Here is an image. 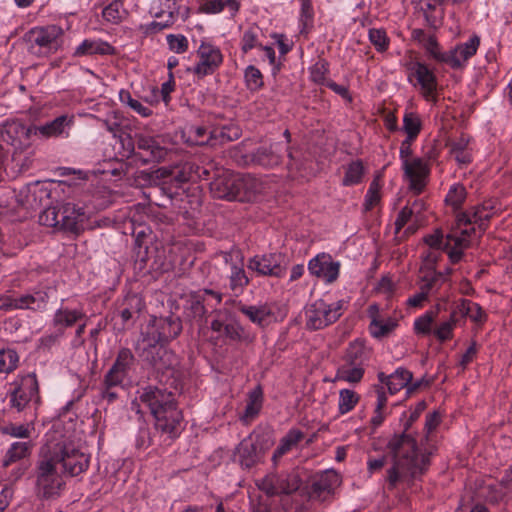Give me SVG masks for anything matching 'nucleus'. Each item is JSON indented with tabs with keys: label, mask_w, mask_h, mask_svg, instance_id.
<instances>
[{
	"label": "nucleus",
	"mask_w": 512,
	"mask_h": 512,
	"mask_svg": "<svg viewBox=\"0 0 512 512\" xmlns=\"http://www.w3.org/2000/svg\"><path fill=\"white\" fill-rule=\"evenodd\" d=\"M267 447L261 435L254 432L238 444L234 456L241 468L251 469L263 460Z\"/></svg>",
	"instance_id": "nucleus-9"
},
{
	"label": "nucleus",
	"mask_w": 512,
	"mask_h": 512,
	"mask_svg": "<svg viewBox=\"0 0 512 512\" xmlns=\"http://www.w3.org/2000/svg\"><path fill=\"white\" fill-rule=\"evenodd\" d=\"M115 48L100 39H85L74 51V56L113 55Z\"/></svg>",
	"instance_id": "nucleus-31"
},
{
	"label": "nucleus",
	"mask_w": 512,
	"mask_h": 512,
	"mask_svg": "<svg viewBox=\"0 0 512 512\" xmlns=\"http://www.w3.org/2000/svg\"><path fill=\"white\" fill-rule=\"evenodd\" d=\"M127 14V11L123 8L122 0L112 1L102 11L104 20L112 24H119L125 19Z\"/></svg>",
	"instance_id": "nucleus-42"
},
{
	"label": "nucleus",
	"mask_w": 512,
	"mask_h": 512,
	"mask_svg": "<svg viewBox=\"0 0 512 512\" xmlns=\"http://www.w3.org/2000/svg\"><path fill=\"white\" fill-rule=\"evenodd\" d=\"M119 97L122 103L127 104L140 116L148 117L152 114L150 108L144 106L140 101L134 99L128 91H120Z\"/></svg>",
	"instance_id": "nucleus-61"
},
{
	"label": "nucleus",
	"mask_w": 512,
	"mask_h": 512,
	"mask_svg": "<svg viewBox=\"0 0 512 512\" xmlns=\"http://www.w3.org/2000/svg\"><path fill=\"white\" fill-rule=\"evenodd\" d=\"M364 172L365 170L362 161H352L347 165L345 169V175L343 177L342 184L344 186H353L359 184L362 181Z\"/></svg>",
	"instance_id": "nucleus-45"
},
{
	"label": "nucleus",
	"mask_w": 512,
	"mask_h": 512,
	"mask_svg": "<svg viewBox=\"0 0 512 512\" xmlns=\"http://www.w3.org/2000/svg\"><path fill=\"white\" fill-rule=\"evenodd\" d=\"M418 285L419 289L424 290L429 297L435 296L438 300L444 302L448 298V290L451 286L447 284V277L444 273H437L433 267L428 268L426 271L420 268Z\"/></svg>",
	"instance_id": "nucleus-15"
},
{
	"label": "nucleus",
	"mask_w": 512,
	"mask_h": 512,
	"mask_svg": "<svg viewBox=\"0 0 512 512\" xmlns=\"http://www.w3.org/2000/svg\"><path fill=\"white\" fill-rule=\"evenodd\" d=\"M262 406V391L260 388H255L248 395V402L243 414V420L249 421L256 417L260 412Z\"/></svg>",
	"instance_id": "nucleus-46"
},
{
	"label": "nucleus",
	"mask_w": 512,
	"mask_h": 512,
	"mask_svg": "<svg viewBox=\"0 0 512 512\" xmlns=\"http://www.w3.org/2000/svg\"><path fill=\"white\" fill-rule=\"evenodd\" d=\"M86 318L83 308L70 309L61 307L56 310L53 316V325L64 332L65 328L72 327L78 321Z\"/></svg>",
	"instance_id": "nucleus-32"
},
{
	"label": "nucleus",
	"mask_w": 512,
	"mask_h": 512,
	"mask_svg": "<svg viewBox=\"0 0 512 512\" xmlns=\"http://www.w3.org/2000/svg\"><path fill=\"white\" fill-rule=\"evenodd\" d=\"M225 7H228L231 13H235L239 9L235 0H201L200 2V8L205 13H219Z\"/></svg>",
	"instance_id": "nucleus-44"
},
{
	"label": "nucleus",
	"mask_w": 512,
	"mask_h": 512,
	"mask_svg": "<svg viewBox=\"0 0 512 512\" xmlns=\"http://www.w3.org/2000/svg\"><path fill=\"white\" fill-rule=\"evenodd\" d=\"M66 483L58 473V468L47 458L37 463L35 492L39 499H57L65 489Z\"/></svg>",
	"instance_id": "nucleus-5"
},
{
	"label": "nucleus",
	"mask_w": 512,
	"mask_h": 512,
	"mask_svg": "<svg viewBox=\"0 0 512 512\" xmlns=\"http://www.w3.org/2000/svg\"><path fill=\"white\" fill-rule=\"evenodd\" d=\"M422 129V122L418 114L406 112L403 117V130L407 134L406 138L416 139Z\"/></svg>",
	"instance_id": "nucleus-52"
},
{
	"label": "nucleus",
	"mask_w": 512,
	"mask_h": 512,
	"mask_svg": "<svg viewBox=\"0 0 512 512\" xmlns=\"http://www.w3.org/2000/svg\"><path fill=\"white\" fill-rule=\"evenodd\" d=\"M359 395L350 389H342L339 392L338 409L341 415L347 414L354 409L359 402Z\"/></svg>",
	"instance_id": "nucleus-50"
},
{
	"label": "nucleus",
	"mask_w": 512,
	"mask_h": 512,
	"mask_svg": "<svg viewBox=\"0 0 512 512\" xmlns=\"http://www.w3.org/2000/svg\"><path fill=\"white\" fill-rule=\"evenodd\" d=\"M19 362L17 352L11 348L0 349V373H10L14 371Z\"/></svg>",
	"instance_id": "nucleus-53"
},
{
	"label": "nucleus",
	"mask_w": 512,
	"mask_h": 512,
	"mask_svg": "<svg viewBox=\"0 0 512 512\" xmlns=\"http://www.w3.org/2000/svg\"><path fill=\"white\" fill-rule=\"evenodd\" d=\"M194 168V165L189 162H186L181 166L176 167L171 172L172 181H174L177 185H181L183 183L193 180L195 174Z\"/></svg>",
	"instance_id": "nucleus-59"
},
{
	"label": "nucleus",
	"mask_w": 512,
	"mask_h": 512,
	"mask_svg": "<svg viewBox=\"0 0 512 512\" xmlns=\"http://www.w3.org/2000/svg\"><path fill=\"white\" fill-rule=\"evenodd\" d=\"M14 298L17 309L39 310L45 307L48 295L43 291H35L34 293H27Z\"/></svg>",
	"instance_id": "nucleus-39"
},
{
	"label": "nucleus",
	"mask_w": 512,
	"mask_h": 512,
	"mask_svg": "<svg viewBox=\"0 0 512 512\" xmlns=\"http://www.w3.org/2000/svg\"><path fill=\"white\" fill-rule=\"evenodd\" d=\"M304 439V433L299 429H290L287 434L281 438L278 447L275 449L272 461L277 463V461L285 455L287 452L291 451L294 447L298 445L300 441Z\"/></svg>",
	"instance_id": "nucleus-37"
},
{
	"label": "nucleus",
	"mask_w": 512,
	"mask_h": 512,
	"mask_svg": "<svg viewBox=\"0 0 512 512\" xmlns=\"http://www.w3.org/2000/svg\"><path fill=\"white\" fill-rule=\"evenodd\" d=\"M34 137L32 125L26 126L19 120L6 121L0 126V143H6L16 149L29 145Z\"/></svg>",
	"instance_id": "nucleus-14"
},
{
	"label": "nucleus",
	"mask_w": 512,
	"mask_h": 512,
	"mask_svg": "<svg viewBox=\"0 0 512 512\" xmlns=\"http://www.w3.org/2000/svg\"><path fill=\"white\" fill-rule=\"evenodd\" d=\"M247 268L258 276L282 278L286 274L287 263L281 253H265L251 257Z\"/></svg>",
	"instance_id": "nucleus-10"
},
{
	"label": "nucleus",
	"mask_w": 512,
	"mask_h": 512,
	"mask_svg": "<svg viewBox=\"0 0 512 512\" xmlns=\"http://www.w3.org/2000/svg\"><path fill=\"white\" fill-rule=\"evenodd\" d=\"M154 428L168 439L178 438L183 430V414L178 406L171 407L153 416Z\"/></svg>",
	"instance_id": "nucleus-17"
},
{
	"label": "nucleus",
	"mask_w": 512,
	"mask_h": 512,
	"mask_svg": "<svg viewBox=\"0 0 512 512\" xmlns=\"http://www.w3.org/2000/svg\"><path fill=\"white\" fill-rule=\"evenodd\" d=\"M41 403L39 384L34 373L27 374L20 379L17 387L9 394V406L18 413L37 414Z\"/></svg>",
	"instance_id": "nucleus-4"
},
{
	"label": "nucleus",
	"mask_w": 512,
	"mask_h": 512,
	"mask_svg": "<svg viewBox=\"0 0 512 512\" xmlns=\"http://www.w3.org/2000/svg\"><path fill=\"white\" fill-rule=\"evenodd\" d=\"M458 322L457 311H453L449 320L442 322L435 330L434 334L441 342L447 341L453 336V329Z\"/></svg>",
	"instance_id": "nucleus-58"
},
{
	"label": "nucleus",
	"mask_w": 512,
	"mask_h": 512,
	"mask_svg": "<svg viewBox=\"0 0 512 512\" xmlns=\"http://www.w3.org/2000/svg\"><path fill=\"white\" fill-rule=\"evenodd\" d=\"M197 63L192 69L199 79L214 74L223 63L221 50L208 42H202L196 51Z\"/></svg>",
	"instance_id": "nucleus-12"
},
{
	"label": "nucleus",
	"mask_w": 512,
	"mask_h": 512,
	"mask_svg": "<svg viewBox=\"0 0 512 512\" xmlns=\"http://www.w3.org/2000/svg\"><path fill=\"white\" fill-rule=\"evenodd\" d=\"M177 15H178V13L175 11H168V12L161 11L159 13H156L155 16L159 20H155L148 25V28H147L148 32L158 33L160 31L172 26L177 19Z\"/></svg>",
	"instance_id": "nucleus-48"
},
{
	"label": "nucleus",
	"mask_w": 512,
	"mask_h": 512,
	"mask_svg": "<svg viewBox=\"0 0 512 512\" xmlns=\"http://www.w3.org/2000/svg\"><path fill=\"white\" fill-rule=\"evenodd\" d=\"M135 349L143 362L157 371L169 372L172 376L174 375L178 359L171 350L166 348V344L153 343L147 337L140 335Z\"/></svg>",
	"instance_id": "nucleus-3"
},
{
	"label": "nucleus",
	"mask_w": 512,
	"mask_h": 512,
	"mask_svg": "<svg viewBox=\"0 0 512 512\" xmlns=\"http://www.w3.org/2000/svg\"><path fill=\"white\" fill-rule=\"evenodd\" d=\"M466 189L461 184H454L450 187L446 197L445 202L452 206L453 209L457 210L460 209L462 204L464 203L466 199Z\"/></svg>",
	"instance_id": "nucleus-57"
},
{
	"label": "nucleus",
	"mask_w": 512,
	"mask_h": 512,
	"mask_svg": "<svg viewBox=\"0 0 512 512\" xmlns=\"http://www.w3.org/2000/svg\"><path fill=\"white\" fill-rule=\"evenodd\" d=\"M340 478L336 471L326 470L316 475L311 482L309 496L312 499L324 500L339 484Z\"/></svg>",
	"instance_id": "nucleus-24"
},
{
	"label": "nucleus",
	"mask_w": 512,
	"mask_h": 512,
	"mask_svg": "<svg viewBox=\"0 0 512 512\" xmlns=\"http://www.w3.org/2000/svg\"><path fill=\"white\" fill-rule=\"evenodd\" d=\"M440 304L436 305V311H427L414 322V330L417 334L428 335L431 333V326L440 310Z\"/></svg>",
	"instance_id": "nucleus-55"
},
{
	"label": "nucleus",
	"mask_w": 512,
	"mask_h": 512,
	"mask_svg": "<svg viewBox=\"0 0 512 512\" xmlns=\"http://www.w3.org/2000/svg\"><path fill=\"white\" fill-rule=\"evenodd\" d=\"M37 418L36 413H32L25 423H6L1 426V433L13 438H20L25 440H31V435L35 431V420Z\"/></svg>",
	"instance_id": "nucleus-33"
},
{
	"label": "nucleus",
	"mask_w": 512,
	"mask_h": 512,
	"mask_svg": "<svg viewBox=\"0 0 512 512\" xmlns=\"http://www.w3.org/2000/svg\"><path fill=\"white\" fill-rule=\"evenodd\" d=\"M479 45L480 38L477 35H473L467 42L447 52L446 64L453 69L461 68L468 59L476 54Z\"/></svg>",
	"instance_id": "nucleus-27"
},
{
	"label": "nucleus",
	"mask_w": 512,
	"mask_h": 512,
	"mask_svg": "<svg viewBox=\"0 0 512 512\" xmlns=\"http://www.w3.org/2000/svg\"><path fill=\"white\" fill-rule=\"evenodd\" d=\"M404 176L409 180V188L415 194H420L426 184L430 174L428 163L423 158H414L411 162H405Z\"/></svg>",
	"instance_id": "nucleus-19"
},
{
	"label": "nucleus",
	"mask_w": 512,
	"mask_h": 512,
	"mask_svg": "<svg viewBox=\"0 0 512 512\" xmlns=\"http://www.w3.org/2000/svg\"><path fill=\"white\" fill-rule=\"evenodd\" d=\"M426 406L425 401H419L409 414L404 412L400 419L404 421L402 434L395 435L388 443L394 459L392 467L387 470L388 487L391 490L399 482H413L425 473L430 464L429 454L418 457L416 439L408 433Z\"/></svg>",
	"instance_id": "nucleus-1"
},
{
	"label": "nucleus",
	"mask_w": 512,
	"mask_h": 512,
	"mask_svg": "<svg viewBox=\"0 0 512 512\" xmlns=\"http://www.w3.org/2000/svg\"><path fill=\"white\" fill-rule=\"evenodd\" d=\"M249 284V278L247 277L243 268L234 265L230 275V288L233 291H242L244 287Z\"/></svg>",
	"instance_id": "nucleus-63"
},
{
	"label": "nucleus",
	"mask_w": 512,
	"mask_h": 512,
	"mask_svg": "<svg viewBox=\"0 0 512 512\" xmlns=\"http://www.w3.org/2000/svg\"><path fill=\"white\" fill-rule=\"evenodd\" d=\"M39 223L47 227H57L61 229L60 207H49L39 216Z\"/></svg>",
	"instance_id": "nucleus-62"
},
{
	"label": "nucleus",
	"mask_w": 512,
	"mask_h": 512,
	"mask_svg": "<svg viewBox=\"0 0 512 512\" xmlns=\"http://www.w3.org/2000/svg\"><path fill=\"white\" fill-rule=\"evenodd\" d=\"M134 360L135 358L131 350L128 348H122L119 350L117 357L111 367L116 371L128 376Z\"/></svg>",
	"instance_id": "nucleus-51"
},
{
	"label": "nucleus",
	"mask_w": 512,
	"mask_h": 512,
	"mask_svg": "<svg viewBox=\"0 0 512 512\" xmlns=\"http://www.w3.org/2000/svg\"><path fill=\"white\" fill-rule=\"evenodd\" d=\"M238 310L245 315L251 322L263 326L267 318L271 316V309L267 305H245L239 304Z\"/></svg>",
	"instance_id": "nucleus-40"
},
{
	"label": "nucleus",
	"mask_w": 512,
	"mask_h": 512,
	"mask_svg": "<svg viewBox=\"0 0 512 512\" xmlns=\"http://www.w3.org/2000/svg\"><path fill=\"white\" fill-rule=\"evenodd\" d=\"M260 28L257 26L249 27L244 31L241 38V50L247 53L253 48H261L262 44L259 42Z\"/></svg>",
	"instance_id": "nucleus-54"
},
{
	"label": "nucleus",
	"mask_w": 512,
	"mask_h": 512,
	"mask_svg": "<svg viewBox=\"0 0 512 512\" xmlns=\"http://www.w3.org/2000/svg\"><path fill=\"white\" fill-rule=\"evenodd\" d=\"M134 141L136 147L146 153L147 157L143 159L145 163L160 162L167 155V149L161 146L158 140L154 137L136 134Z\"/></svg>",
	"instance_id": "nucleus-29"
},
{
	"label": "nucleus",
	"mask_w": 512,
	"mask_h": 512,
	"mask_svg": "<svg viewBox=\"0 0 512 512\" xmlns=\"http://www.w3.org/2000/svg\"><path fill=\"white\" fill-rule=\"evenodd\" d=\"M494 207L491 203H484L474 208L472 213H461L458 216V225L475 224L484 232L489 220L494 215Z\"/></svg>",
	"instance_id": "nucleus-30"
},
{
	"label": "nucleus",
	"mask_w": 512,
	"mask_h": 512,
	"mask_svg": "<svg viewBox=\"0 0 512 512\" xmlns=\"http://www.w3.org/2000/svg\"><path fill=\"white\" fill-rule=\"evenodd\" d=\"M74 123V116L63 114L43 125H32L33 135L36 138L48 139L52 137H68L69 129Z\"/></svg>",
	"instance_id": "nucleus-21"
},
{
	"label": "nucleus",
	"mask_w": 512,
	"mask_h": 512,
	"mask_svg": "<svg viewBox=\"0 0 512 512\" xmlns=\"http://www.w3.org/2000/svg\"><path fill=\"white\" fill-rule=\"evenodd\" d=\"M143 306V300L138 294H128L123 299L118 311L122 325L125 326L133 320L141 312Z\"/></svg>",
	"instance_id": "nucleus-34"
},
{
	"label": "nucleus",
	"mask_w": 512,
	"mask_h": 512,
	"mask_svg": "<svg viewBox=\"0 0 512 512\" xmlns=\"http://www.w3.org/2000/svg\"><path fill=\"white\" fill-rule=\"evenodd\" d=\"M33 447L34 444L32 440L13 442L3 458V466L8 467L12 463L29 457L32 453Z\"/></svg>",
	"instance_id": "nucleus-35"
},
{
	"label": "nucleus",
	"mask_w": 512,
	"mask_h": 512,
	"mask_svg": "<svg viewBox=\"0 0 512 512\" xmlns=\"http://www.w3.org/2000/svg\"><path fill=\"white\" fill-rule=\"evenodd\" d=\"M368 37L378 52L382 53L388 49L390 41L385 30L372 28L369 30Z\"/></svg>",
	"instance_id": "nucleus-60"
},
{
	"label": "nucleus",
	"mask_w": 512,
	"mask_h": 512,
	"mask_svg": "<svg viewBox=\"0 0 512 512\" xmlns=\"http://www.w3.org/2000/svg\"><path fill=\"white\" fill-rule=\"evenodd\" d=\"M329 72V64L325 59H319L311 68H310V77L313 82L321 85H325L326 75Z\"/></svg>",
	"instance_id": "nucleus-64"
},
{
	"label": "nucleus",
	"mask_w": 512,
	"mask_h": 512,
	"mask_svg": "<svg viewBox=\"0 0 512 512\" xmlns=\"http://www.w3.org/2000/svg\"><path fill=\"white\" fill-rule=\"evenodd\" d=\"M246 88L251 92L259 91L264 86L263 74L254 65H249L244 70Z\"/></svg>",
	"instance_id": "nucleus-49"
},
{
	"label": "nucleus",
	"mask_w": 512,
	"mask_h": 512,
	"mask_svg": "<svg viewBox=\"0 0 512 512\" xmlns=\"http://www.w3.org/2000/svg\"><path fill=\"white\" fill-rule=\"evenodd\" d=\"M63 31L59 26L49 25L45 27H36L31 29L26 37L28 41L41 48H56L58 39L62 36Z\"/></svg>",
	"instance_id": "nucleus-26"
},
{
	"label": "nucleus",
	"mask_w": 512,
	"mask_h": 512,
	"mask_svg": "<svg viewBox=\"0 0 512 512\" xmlns=\"http://www.w3.org/2000/svg\"><path fill=\"white\" fill-rule=\"evenodd\" d=\"M287 153L290 160H293V154L289 146L282 143H273L269 146H261L249 154L250 162L265 168H273L281 164L283 154Z\"/></svg>",
	"instance_id": "nucleus-16"
},
{
	"label": "nucleus",
	"mask_w": 512,
	"mask_h": 512,
	"mask_svg": "<svg viewBox=\"0 0 512 512\" xmlns=\"http://www.w3.org/2000/svg\"><path fill=\"white\" fill-rule=\"evenodd\" d=\"M409 70V81L412 82V78H415L421 88L423 97L427 101H436L437 79L434 72L426 64L419 61L410 63Z\"/></svg>",
	"instance_id": "nucleus-18"
},
{
	"label": "nucleus",
	"mask_w": 512,
	"mask_h": 512,
	"mask_svg": "<svg viewBox=\"0 0 512 512\" xmlns=\"http://www.w3.org/2000/svg\"><path fill=\"white\" fill-rule=\"evenodd\" d=\"M236 173L222 171L210 183V191L214 198L236 200Z\"/></svg>",
	"instance_id": "nucleus-23"
},
{
	"label": "nucleus",
	"mask_w": 512,
	"mask_h": 512,
	"mask_svg": "<svg viewBox=\"0 0 512 512\" xmlns=\"http://www.w3.org/2000/svg\"><path fill=\"white\" fill-rule=\"evenodd\" d=\"M241 136L239 126L231 124L214 128L210 131L211 146L223 145L225 143L235 141Z\"/></svg>",
	"instance_id": "nucleus-38"
},
{
	"label": "nucleus",
	"mask_w": 512,
	"mask_h": 512,
	"mask_svg": "<svg viewBox=\"0 0 512 512\" xmlns=\"http://www.w3.org/2000/svg\"><path fill=\"white\" fill-rule=\"evenodd\" d=\"M204 295L214 297L217 304L221 303L222 295L219 292L205 289L203 293H193L187 296L183 305V315L189 321L202 322L206 315V308L204 305Z\"/></svg>",
	"instance_id": "nucleus-20"
},
{
	"label": "nucleus",
	"mask_w": 512,
	"mask_h": 512,
	"mask_svg": "<svg viewBox=\"0 0 512 512\" xmlns=\"http://www.w3.org/2000/svg\"><path fill=\"white\" fill-rule=\"evenodd\" d=\"M301 479L296 473L288 474H269L265 476L258 484L259 489L268 496L279 494H291L299 489Z\"/></svg>",
	"instance_id": "nucleus-13"
},
{
	"label": "nucleus",
	"mask_w": 512,
	"mask_h": 512,
	"mask_svg": "<svg viewBox=\"0 0 512 512\" xmlns=\"http://www.w3.org/2000/svg\"><path fill=\"white\" fill-rule=\"evenodd\" d=\"M340 264L334 262L329 254H319L308 263L312 275L324 279L327 283L334 282L339 276Z\"/></svg>",
	"instance_id": "nucleus-22"
},
{
	"label": "nucleus",
	"mask_w": 512,
	"mask_h": 512,
	"mask_svg": "<svg viewBox=\"0 0 512 512\" xmlns=\"http://www.w3.org/2000/svg\"><path fill=\"white\" fill-rule=\"evenodd\" d=\"M443 4L444 2L438 0L421 1V10L430 28L437 29L440 26L444 17V10L440 7Z\"/></svg>",
	"instance_id": "nucleus-36"
},
{
	"label": "nucleus",
	"mask_w": 512,
	"mask_h": 512,
	"mask_svg": "<svg viewBox=\"0 0 512 512\" xmlns=\"http://www.w3.org/2000/svg\"><path fill=\"white\" fill-rule=\"evenodd\" d=\"M137 394L152 416L177 405L174 393L164 387L148 385L138 390Z\"/></svg>",
	"instance_id": "nucleus-11"
},
{
	"label": "nucleus",
	"mask_w": 512,
	"mask_h": 512,
	"mask_svg": "<svg viewBox=\"0 0 512 512\" xmlns=\"http://www.w3.org/2000/svg\"><path fill=\"white\" fill-rule=\"evenodd\" d=\"M182 329V322L178 316L155 317L149 321L141 335L153 343L162 342L167 345L181 334Z\"/></svg>",
	"instance_id": "nucleus-8"
},
{
	"label": "nucleus",
	"mask_w": 512,
	"mask_h": 512,
	"mask_svg": "<svg viewBox=\"0 0 512 512\" xmlns=\"http://www.w3.org/2000/svg\"><path fill=\"white\" fill-rule=\"evenodd\" d=\"M458 309L461 317H469L475 323L482 324L486 319V314L482 307L471 300H461Z\"/></svg>",
	"instance_id": "nucleus-41"
},
{
	"label": "nucleus",
	"mask_w": 512,
	"mask_h": 512,
	"mask_svg": "<svg viewBox=\"0 0 512 512\" xmlns=\"http://www.w3.org/2000/svg\"><path fill=\"white\" fill-rule=\"evenodd\" d=\"M54 466L64 475L78 476L85 472L90 464V456L72 445H58L48 456Z\"/></svg>",
	"instance_id": "nucleus-6"
},
{
	"label": "nucleus",
	"mask_w": 512,
	"mask_h": 512,
	"mask_svg": "<svg viewBox=\"0 0 512 512\" xmlns=\"http://www.w3.org/2000/svg\"><path fill=\"white\" fill-rule=\"evenodd\" d=\"M189 137H188V143L190 145H209L211 146V137H210V131H208L207 128L202 126H191L189 128Z\"/></svg>",
	"instance_id": "nucleus-56"
},
{
	"label": "nucleus",
	"mask_w": 512,
	"mask_h": 512,
	"mask_svg": "<svg viewBox=\"0 0 512 512\" xmlns=\"http://www.w3.org/2000/svg\"><path fill=\"white\" fill-rule=\"evenodd\" d=\"M371 348L365 341L356 339L346 348L343 364L339 367L337 376L349 383H359L364 376V366L371 358Z\"/></svg>",
	"instance_id": "nucleus-2"
},
{
	"label": "nucleus",
	"mask_w": 512,
	"mask_h": 512,
	"mask_svg": "<svg viewBox=\"0 0 512 512\" xmlns=\"http://www.w3.org/2000/svg\"><path fill=\"white\" fill-rule=\"evenodd\" d=\"M264 189L263 183L251 174L236 173V200L253 201Z\"/></svg>",
	"instance_id": "nucleus-25"
},
{
	"label": "nucleus",
	"mask_w": 512,
	"mask_h": 512,
	"mask_svg": "<svg viewBox=\"0 0 512 512\" xmlns=\"http://www.w3.org/2000/svg\"><path fill=\"white\" fill-rule=\"evenodd\" d=\"M300 32L308 34L314 26V10L311 0H301V11L299 16Z\"/></svg>",
	"instance_id": "nucleus-47"
},
{
	"label": "nucleus",
	"mask_w": 512,
	"mask_h": 512,
	"mask_svg": "<svg viewBox=\"0 0 512 512\" xmlns=\"http://www.w3.org/2000/svg\"><path fill=\"white\" fill-rule=\"evenodd\" d=\"M412 380V373L405 368H398L394 373L389 375L388 390L391 394H395L402 388L406 387Z\"/></svg>",
	"instance_id": "nucleus-43"
},
{
	"label": "nucleus",
	"mask_w": 512,
	"mask_h": 512,
	"mask_svg": "<svg viewBox=\"0 0 512 512\" xmlns=\"http://www.w3.org/2000/svg\"><path fill=\"white\" fill-rule=\"evenodd\" d=\"M61 229L78 233L86 219L83 207L74 203H64L60 206Z\"/></svg>",
	"instance_id": "nucleus-28"
},
{
	"label": "nucleus",
	"mask_w": 512,
	"mask_h": 512,
	"mask_svg": "<svg viewBox=\"0 0 512 512\" xmlns=\"http://www.w3.org/2000/svg\"><path fill=\"white\" fill-rule=\"evenodd\" d=\"M344 306L343 300L331 304L322 299L316 300L306 308V327L310 330H320L333 324L341 317Z\"/></svg>",
	"instance_id": "nucleus-7"
}]
</instances>
